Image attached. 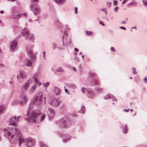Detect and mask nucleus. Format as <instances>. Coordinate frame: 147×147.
I'll use <instances>...</instances> for the list:
<instances>
[{
  "label": "nucleus",
  "mask_w": 147,
  "mask_h": 147,
  "mask_svg": "<svg viewBox=\"0 0 147 147\" xmlns=\"http://www.w3.org/2000/svg\"><path fill=\"white\" fill-rule=\"evenodd\" d=\"M19 133V130L16 128L14 129H9L7 130V134L8 135L9 138L12 139L15 138L16 140H19V145H20L21 143L24 142H26V145L29 147L32 146L34 144L33 139L29 138L24 140L20 136Z\"/></svg>",
  "instance_id": "nucleus-1"
},
{
  "label": "nucleus",
  "mask_w": 147,
  "mask_h": 147,
  "mask_svg": "<svg viewBox=\"0 0 147 147\" xmlns=\"http://www.w3.org/2000/svg\"><path fill=\"white\" fill-rule=\"evenodd\" d=\"M40 115V111L38 110H36L32 112L29 118L25 119L26 120L28 121L29 122H35L37 120Z\"/></svg>",
  "instance_id": "nucleus-2"
},
{
  "label": "nucleus",
  "mask_w": 147,
  "mask_h": 147,
  "mask_svg": "<svg viewBox=\"0 0 147 147\" xmlns=\"http://www.w3.org/2000/svg\"><path fill=\"white\" fill-rule=\"evenodd\" d=\"M59 124L62 128L68 127L70 125L71 122L69 119L65 118L61 120Z\"/></svg>",
  "instance_id": "nucleus-3"
},
{
  "label": "nucleus",
  "mask_w": 147,
  "mask_h": 147,
  "mask_svg": "<svg viewBox=\"0 0 147 147\" xmlns=\"http://www.w3.org/2000/svg\"><path fill=\"white\" fill-rule=\"evenodd\" d=\"M30 9L32 11L34 14L36 15H38L40 12V8L36 4H32L30 6Z\"/></svg>",
  "instance_id": "nucleus-4"
},
{
  "label": "nucleus",
  "mask_w": 147,
  "mask_h": 147,
  "mask_svg": "<svg viewBox=\"0 0 147 147\" xmlns=\"http://www.w3.org/2000/svg\"><path fill=\"white\" fill-rule=\"evenodd\" d=\"M42 92H40L37 94L35 98L34 103L36 105H39L41 104L42 102Z\"/></svg>",
  "instance_id": "nucleus-5"
},
{
  "label": "nucleus",
  "mask_w": 147,
  "mask_h": 147,
  "mask_svg": "<svg viewBox=\"0 0 147 147\" xmlns=\"http://www.w3.org/2000/svg\"><path fill=\"white\" fill-rule=\"evenodd\" d=\"M22 34L26 38H28L30 39H34V36L32 34L30 35L28 30L26 28H24L22 30Z\"/></svg>",
  "instance_id": "nucleus-6"
},
{
  "label": "nucleus",
  "mask_w": 147,
  "mask_h": 147,
  "mask_svg": "<svg viewBox=\"0 0 147 147\" xmlns=\"http://www.w3.org/2000/svg\"><path fill=\"white\" fill-rule=\"evenodd\" d=\"M20 117V116L18 117L17 118H16V117H11L9 120V124L16 127V123L18 122Z\"/></svg>",
  "instance_id": "nucleus-7"
},
{
  "label": "nucleus",
  "mask_w": 147,
  "mask_h": 147,
  "mask_svg": "<svg viewBox=\"0 0 147 147\" xmlns=\"http://www.w3.org/2000/svg\"><path fill=\"white\" fill-rule=\"evenodd\" d=\"M49 117L50 119L53 118L55 116V112L52 109H49L47 112Z\"/></svg>",
  "instance_id": "nucleus-8"
},
{
  "label": "nucleus",
  "mask_w": 147,
  "mask_h": 147,
  "mask_svg": "<svg viewBox=\"0 0 147 147\" xmlns=\"http://www.w3.org/2000/svg\"><path fill=\"white\" fill-rule=\"evenodd\" d=\"M60 104V102L59 100L54 99L51 101V105L54 107H57L59 106Z\"/></svg>",
  "instance_id": "nucleus-9"
},
{
  "label": "nucleus",
  "mask_w": 147,
  "mask_h": 147,
  "mask_svg": "<svg viewBox=\"0 0 147 147\" xmlns=\"http://www.w3.org/2000/svg\"><path fill=\"white\" fill-rule=\"evenodd\" d=\"M20 104H26L28 100V99L27 96L25 95H21L20 97Z\"/></svg>",
  "instance_id": "nucleus-10"
},
{
  "label": "nucleus",
  "mask_w": 147,
  "mask_h": 147,
  "mask_svg": "<svg viewBox=\"0 0 147 147\" xmlns=\"http://www.w3.org/2000/svg\"><path fill=\"white\" fill-rule=\"evenodd\" d=\"M32 81L31 79L28 80L26 82L25 84L22 88L23 90H27L28 88L29 85L32 82Z\"/></svg>",
  "instance_id": "nucleus-11"
},
{
  "label": "nucleus",
  "mask_w": 147,
  "mask_h": 147,
  "mask_svg": "<svg viewBox=\"0 0 147 147\" xmlns=\"http://www.w3.org/2000/svg\"><path fill=\"white\" fill-rule=\"evenodd\" d=\"M26 73L25 72L22 70L20 71L19 74V76L20 78H23L26 76Z\"/></svg>",
  "instance_id": "nucleus-12"
},
{
  "label": "nucleus",
  "mask_w": 147,
  "mask_h": 147,
  "mask_svg": "<svg viewBox=\"0 0 147 147\" xmlns=\"http://www.w3.org/2000/svg\"><path fill=\"white\" fill-rule=\"evenodd\" d=\"M17 44V42L16 40H13L11 42L10 46L11 47V49H13V48L16 47Z\"/></svg>",
  "instance_id": "nucleus-13"
},
{
  "label": "nucleus",
  "mask_w": 147,
  "mask_h": 147,
  "mask_svg": "<svg viewBox=\"0 0 147 147\" xmlns=\"http://www.w3.org/2000/svg\"><path fill=\"white\" fill-rule=\"evenodd\" d=\"M32 51L31 50H30L28 52V54L29 55L30 57L33 59H35L36 58V56L35 55L32 53Z\"/></svg>",
  "instance_id": "nucleus-14"
},
{
  "label": "nucleus",
  "mask_w": 147,
  "mask_h": 147,
  "mask_svg": "<svg viewBox=\"0 0 147 147\" xmlns=\"http://www.w3.org/2000/svg\"><path fill=\"white\" fill-rule=\"evenodd\" d=\"M87 91L90 97H93L94 96V93L92 90L90 89H88L87 90Z\"/></svg>",
  "instance_id": "nucleus-15"
},
{
  "label": "nucleus",
  "mask_w": 147,
  "mask_h": 147,
  "mask_svg": "<svg viewBox=\"0 0 147 147\" xmlns=\"http://www.w3.org/2000/svg\"><path fill=\"white\" fill-rule=\"evenodd\" d=\"M22 16V14H18L16 16H15L14 15H13L12 16V18L13 19H16V20H17L19 19Z\"/></svg>",
  "instance_id": "nucleus-16"
},
{
  "label": "nucleus",
  "mask_w": 147,
  "mask_h": 147,
  "mask_svg": "<svg viewBox=\"0 0 147 147\" xmlns=\"http://www.w3.org/2000/svg\"><path fill=\"white\" fill-rule=\"evenodd\" d=\"M54 92H55L56 94L57 95L59 94L60 93V90L58 88H55L54 89Z\"/></svg>",
  "instance_id": "nucleus-17"
},
{
  "label": "nucleus",
  "mask_w": 147,
  "mask_h": 147,
  "mask_svg": "<svg viewBox=\"0 0 147 147\" xmlns=\"http://www.w3.org/2000/svg\"><path fill=\"white\" fill-rule=\"evenodd\" d=\"M38 74L37 73H36L34 74L33 76V78L35 80V82L36 83H38V80L37 79V77L38 76Z\"/></svg>",
  "instance_id": "nucleus-18"
},
{
  "label": "nucleus",
  "mask_w": 147,
  "mask_h": 147,
  "mask_svg": "<svg viewBox=\"0 0 147 147\" xmlns=\"http://www.w3.org/2000/svg\"><path fill=\"white\" fill-rule=\"evenodd\" d=\"M32 60L28 59L27 61L26 65L27 66H30L32 65Z\"/></svg>",
  "instance_id": "nucleus-19"
},
{
  "label": "nucleus",
  "mask_w": 147,
  "mask_h": 147,
  "mask_svg": "<svg viewBox=\"0 0 147 147\" xmlns=\"http://www.w3.org/2000/svg\"><path fill=\"white\" fill-rule=\"evenodd\" d=\"M112 97V96L111 94H108L105 96L104 98L105 99H110L111 97Z\"/></svg>",
  "instance_id": "nucleus-20"
},
{
  "label": "nucleus",
  "mask_w": 147,
  "mask_h": 147,
  "mask_svg": "<svg viewBox=\"0 0 147 147\" xmlns=\"http://www.w3.org/2000/svg\"><path fill=\"white\" fill-rule=\"evenodd\" d=\"M40 145L41 147H48L47 146L46 144H45L42 142H40Z\"/></svg>",
  "instance_id": "nucleus-21"
},
{
  "label": "nucleus",
  "mask_w": 147,
  "mask_h": 147,
  "mask_svg": "<svg viewBox=\"0 0 147 147\" xmlns=\"http://www.w3.org/2000/svg\"><path fill=\"white\" fill-rule=\"evenodd\" d=\"M5 107L3 106H1L0 107V114L2 113L4 109H5Z\"/></svg>",
  "instance_id": "nucleus-22"
},
{
  "label": "nucleus",
  "mask_w": 147,
  "mask_h": 147,
  "mask_svg": "<svg viewBox=\"0 0 147 147\" xmlns=\"http://www.w3.org/2000/svg\"><path fill=\"white\" fill-rule=\"evenodd\" d=\"M56 3H58L62 4L64 2L65 0H54Z\"/></svg>",
  "instance_id": "nucleus-23"
},
{
  "label": "nucleus",
  "mask_w": 147,
  "mask_h": 147,
  "mask_svg": "<svg viewBox=\"0 0 147 147\" xmlns=\"http://www.w3.org/2000/svg\"><path fill=\"white\" fill-rule=\"evenodd\" d=\"M63 71V70L61 67H59L56 70V71L57 72Z\"/></svg>",
  "instance_id": "nucleus-24"
},
{
  "label": "nucleus",
  "mask_w": 147,
  "mask_h": 147,
  "mask_svg": "<svg viewBox=\"0 0 147 147\" xmlns=\"http://www.w3.org/2000/svg\"><path fill=\"white\" fill-rule=\"evenodd\" d=\"M45 114H44L41 117H40V121H42L45 118Z\"/></svg>",
  "instance_id": "nucleus-25"
},
{
  "label": "nucleus",
  "mask_w": 147,
  "mask_h": 147,
  "mask_svg": "<svg viewBox=\"0 0 147 147\" xmlns=\"http://www.w3.org/2000/svg\"><path fill=\"white\" fill-rule=\"evenodd\" d=\"M86 34L88 36L91 35L92 34V32L89 31H87L86 32Z\"/></svg>",
  "instance_id": "nucleus-26"
},
{
  "label": "nucleus",
  "mask_w": 147,
  "mask_h": 147,
  "mask_svg": "<svg viewBox=\"0 0 147 147\" xmlns=\"http://www.w3.org/2000/svg\"><path fill=\"white\" fill-rule=\"evenodd\" d=\"M143 3L144 5L147 6V0H143Z\"/></svg>",
  "instance_id": "nucleus-27"
},
{
  "label": "nucleus",
  "mask_w": 147,
  "mask_h": 147,
  "mask_svg": "<svg viewBox=\"0 0 147 147\" xmlns=\"http://www.w3.org/2000/svg\"><path fill=\"white\" fill-rule=\"evenodd\" d=\"M133 73L134 74H136V69L135 68L133 67L132 68Z\"/></svg>",
  "instance_id": "nucleus-28"
},
{
  "label": "nucleus",
  "mask_w": 147,
  "mask_h": 147,
  "mask_svg": "<svg viewBox=\"0 0 147 147\" xmlns=\"http://www.w3.org/2000/svg\"><path fill=\"white\" fill-rule=\"evenodd\" d=\"M85 109L84 107V106H82L81 107V112L84 113V110Z\"/></svg>",
  "instance_id": "nucleus-29"
},
{
  "label": "nucleus",
  "mask_w": 147,
  "mask_h": 147,
  "mask_svg": "<svg viewBox=\"0 0 147 147\" xmlns=\"http://www.w3.org/2000/svg\"><path fill=\"white\" fill-rule=\"evenodd\" d=\"M127 126H125L124 127L123 129V131L125 133H126L127 130Z\"/></svg>",
  "instance_id": "nucleus-30"
},
{
  "label": "nucleus",
  "mask_w": 147,
  "mask_h": 147,
  "mask_svg": "<svg viewBox=\"0 0 147 147\" xmlns=\"http://www.w3.org/2000/svg\"><path fill=\"white\" fill-rule=\"evenodd\" d=\"M49 85V82H47L45 84H44V86L45 87H47Z\"/></svg>",
  "instance_id": "nucleus-31"
},
{
  "label": "nucleus",
  "mask_w": 147,
  "mask_h": 147,
  "mask_svg": "<svg viewBox=\"0 0 147 147\" xmlns=\"http://www.w3.org/2000/svg\"><path fill=\"white\" fill-rule=\"evenodd\" d=\"M107 6L108 7H110L111 5V3L110 2H107Z\"/></svg>",
  "instance_id": "nucleus-32"
},
{
  "label": "nucleus",
  "mask_w": 147,
  "mask_h": 147,
  "mask_svg": "<svg viewBox=\"0 0 147 147\" xmlns=\"http://www.w3.org/2000/svg\"><path fill=\"white\" fill-rule=\"evenodd\" d=\"M90 76H92L95 75V74L94 73L92 72H90Z\"/></svg>",
  "instance_id": "nucleus-33"
},
{
  "label": "nucleus",
  "mask_w": 147,
  "mask_h": 147,
  "mask_svg": "<svg viewBox=\"0 0 147 147\" xmlns=\"http://www.w3.org/2000/svg\"><path fill=\"white\" fill-rule=\"evenodd\" d=\"M86 90L85 88H82V91L83 93H84Z\"/></svg>",
  "instance_id": "nucleus-34"
},
{
  "label": "nucleus",
  "mask_w": 147,
  "mask_h": 147,
  "mask_svg": "<svg viewBox=\"0 0 147 147\" xmlns=\"http://www.w3.org/2000/svg\"><path fill=\"white\" fill-rule=\"evenodd\" d=\"M117 1H114L113 3H114V5L115 6L117 5Z\"/></svg>",
  "instance_id": "nucleus-35"
},
{
  "label": "nucleus",
  "mask_w": 147,
  "mask_h": 147,
  "mask_svg": "<svg viewBox=\"0 0 147 147\" xmlns=\"http://www.w3.org/2000/svg\"><path fill=\"white\" fill-rule=\"evenodd\" d=\"M144 82L146 83H147V77H145L143 79Z\"/></svg>",
  "instance_id": "nucleus-36"
},
{
  "label": "nucleus",
  "mask_w": 147,
  "mask_h": 147,
  "mask_svg": "<svg viewBox=\"0 0 147 147\" xmlns=\"http://www.w3.org/2000/svg\"><path fill=\"white\" fill-rule=\"evenodd\" d=\"M77 9L78 8L77 7H76L75 8V12L76 14L77 13Z\"/></svg>",
  "instance_id": "nucleus-37"
},
{
  "label": "nucleus",
  "mask_w": 147,
  "mask_h": 147,
  "mask_svg": "<svg viewBox=\"0 0 147 147\" xmlns=\"http://www.w3.org/2000/svg\"><path fill=\"white\" fill-rule=\"evenodd\" d=\"M36 88V86L34 85L32 87V89L34 90Z\"/></svg>",
  "instance_id": "nucleus-38"
},
{
  "label": "nucleus",
  "mask_w": 147,
  "mask_h": 147,
  "mask_svg": "<svg viewBox=\"0 0 147 147\" xmlns=\"http://www.w3.org/2000/svg\"><path fill=\"white\" fill-rule=\"evenodd\" d=\"M111 51H115V49L113 47H111Z\"/></svg>",
  "instance_id": "nucleus-39"
},
{
  "label": "nucleus",
  "mask_w": 147,
  "mask_h": 147,
  "mask_svg": "<svg viewBox=\"0 0 147 147\" xmlns=\"http://www.w3.org/2000/svg\"><path fill=\"white\" fill-rule=\"evenodd\" d=\"M119 28L121 29H123V30H126V28H125L123 27V26H120L119 27Z\"/></svg>",
  "instance_id": "nucleus-40"
},
{
  "label": "nucleus",
  "mask_w": 147,
  "mask_h": 147,
  "mask_svg": "<svg viewBox=\"0 0 147 147\" xmlns=\"http://www.w3.org/2000/svg\"><path fill=\"white\" fill-rule=\"evenodd\" d=\"M118 8V7H116L114 9V11H117V9Z\"/></svg>",
  "instance_id": "nucleus-41"
},
{
  "label": "nucleus",
  "mask_w": 147,
  "mask_h": 147,
  "mask_svg": "<svg viewBox=\"0 0 147 147\" xmlns=\"http://www.w3.org/2000/svg\"><path fill=\"white\" fill-rule=\"evenodd\" d=\"M102 89H99L98 90H97V91H98V92H101V91H102Z\"/></svg>",
  "instance_id": "nucleus-42"
},
{
  "label": "nucleus",
  "mask_w": 147,
  "mask_h": 147,
  "mask_svg": "<svg viewBox=\"0 0 147 147\" xmlns=\"http://www.w3.org/2000/svg\"><path fill=\"white\" fill-rule=\"evenodd\" d=\"M124 111L125 112H128L129 111V109H124Z\"/></svg>",
  "instance_id": "nucleus-43"
},
{
  "label": "nucleus",
  "mask_w": 147,
  "mask_h": 147,
  "mask_svg": "<svg viewBox=\"0 0 147 147\" xmlns=\"http://www.w3.org/2000/svg\"><path fill=\"white\" fill-rule=\"evenodd\" d=\"M75 51H79L78 49L77 48H75Z\"/></svg>",
  "instance_id": "nucleus-44"
},
{
  "label": "nucleus",
  "mask_w": 147,
  "mask_h": 147,
  "mask_svg": "<svg viewBox=\"0 0 147 147\" xmlns=\"http://www.w3.org/2000/svg\"><path fill=\"white\" fill-rule=\"evenodd\" d=\"M99 23L100 24H102V25L103 26H104V24L102 23V22H101V21H100L99 22Z\"/></svg>",
  "instance_id": "nucleus-45"
},
{
  "label": "nucleus",
  "mask_w": 147,
  "mask_h": 147,
  "mask_svg": "<svg viewBox=\"0 0 147 147\" xmlns=\"http://www.w3.org/2000/svg\"><path fill=\"white\" fill-rule=\"evenodd\" d=\"M22 14V15H24L25 16H27V15L26 13H24V14Z\"/></svg>",
  "instance_id": "nucleus-46"
},
{
  "label": "nucleus",
  "mask_w": 147,
  "mask_h": 147,
  "mask_svg": "<svg viewBox=\"0 0 147 147\" xmlns=\"http://www.w3.org/2000/svg\"><path fill=\"white\" fill-rule=\"evenodd\" d=\"M126 2V1H125V0H124L122 2V4H123L125 3Z\"/></svg>",
  "instance_id": "nucleus-47"
},
{
  "label": "nucleus",
  "mask_w": 147,
  "mask_h": 147,
  "mask_svg": "<svg viewBox=\"0 0 147 147\" xmlns=\"http://www.w3.org/2000/svg\"><path fill=\"white\" fill-rule=\"evenodd\" d=\"M73 70H74V71H76V69L75 67H73Z\"/></svg>",
  "instance_id": "nucleus-48"
},
{
  "label": "nucleus",
  "mask_w": 147,
  "mask_h": 147,
  "mask_svg": "<svg viewBox=\"0 0 147 147\" xmlns=\"http://www.w3.org/2000/svg\"><path fill=\"white\" fill-rule=\"evenodd\" d=\"M98 83V82L97 81H96V84H95V85H97Z\"/></svg>",
  "instance_id": "nucleus-49"
},
{
  "label": "nucleus",
  "mask_w": 147,
  "mask_h": 147,
  "mask_svg": "<svg viewBox=\"0 0 147 147\" xmlns=\"http://www.w3.org/2000/svg\"><path fill=\"white\" fill-rule=\"evenodd\" d=\"M43 54H44L43 57H45V52H43Z\"/></svg>",
  "instance_id": "nucleus-50"
},
{
  "label": "nucleus",
  "mask_w": 147,
  "mask_h": 147,
  "mask_svg": "<svg viewBox=\"0 0 147 147\" xmlns=\"http://www.w3.org/2000/svg\"><path fill=\"white\" fill-rule=\"evenodd\" d=\"M65 91L66 93H67L68 92L67 90L66 89H65Z\"/></svg>",
  "instance_id": "nucleus-51"
},
{
  "label": "nucleus",
  "mask_w": 147,
  "mask_h": 147,
  "mask_svg": "<svg viewBox=\"0 0 147 147\" xmlns=\"http://www.w3.org/2000/svg\"><path fill=\"white\" fill-rule=\"evenodd\" d=\"M30 111H29V110L28 109V113L27 114V115H28V113H29V112Z\"/></svg>",
  "instance_id": "nucleus-52"
},
{
  "label": "nucleus",
  "mask_w": 147,
  "mask_h": 147,
  "mask_svg": "<svg viewBox=\"0 0 147 147\" xmlns=\"http://www.w3.org/2000/svg\"><path fill=\"white\" fill-rule=\"evenodd\" d=\"M9 1H11L12 2H14L15 1H16V0H8Z\"/></svg>",
  "instance_id": "nucleus-53"
},
{
  "label": "nucleus",
  "mask_w": 147,
  "mask_h": 147,
  "mask_svg": "<svg viewBox=\"0 0 147 147\" xmlns=\"http://www.w3.org/2000/svg\"><path fill=\"white\" fill-rule=\"evenodd\" d=\"M121 23H122V24H125V22H124V21H123V22H121Z\"/></svg>",
  "instance_id": "nucleus-54"
},
{
  "label": "nucleus",
  "mask_w": 147,
  "mask_h": 147,
  "mask_svg": "<svg viewBox=\"0 0 147 147\" xmlns=\"http://www.w3.org/2000/svg\"><path fill=\"white\" fill-rule=\"evenodd\" d=\"M0 13L1 14H3V11H0Z\"/></svg>",
  "instance_id": "nucleus-55"
},
{
  "label": "nucleus",
  "mask_w": 147,
  "mask_h": 147,
  "mask_svg": "<svg viewBox=\"0 0 147 147\" xmlns=\"http://www.w3.org/2000/svg\"><path fill=\"white\" fill-rule=\"evenodd\" d=\"M35 2H38V0H33Z\"/></svg>",
  "instance_id": "nucleus-56"
},
{
  "label": "nucleus",
  "mask_w": 147,
  "mask_h": 147,
  "mask_svg": "<svg viewBox=\"0 0 147 147\" xmlns=\"http://www.w3.org/2000/svg\"><path fill=\"white\" fill-rule=\"evenodd\" d=\"M18 77H19V75H17V79H18Z\"/></svg>",
  "instance_id": "nucleus-57"
},
{
  "label": "nucleus",
  "mask_w": 147,
  "mask_h": 147,
  "mask_svg": "<svg viewBox=\"0 0 147 147\" xmlns=\"http://www.w3.org/2000/svg\"><path fill=\"white\" fill-rule=\"evenodd\" d=\"M132 4V3H129V5H131Z\"/></svg>",
  "instance_id": "nucleus-58"
},
{
  "label": "nucleus",
  "mask_w": 147,
  "mask_h": 147,
  "mask_svg": "<svg viewBox=\"0 0 147 147\" xmlns=\"http://www.w3.org/2000/svg\"><path fill=\"white\" fill-rule=\"evenodd\" d=\"M104 10V9H101V10L103 11V10Z\"/></svg>",
  "instance_id": "nucleus-59"
},
{
  "label": "nucleus",
  "mask_w": 147,
  "mask_h": 147,
  "mask_svg": "<svg viewBox=\"0 0 147 147\" xmlns=\"http://www.w3.org/2000/svg\"><path fill=\"white\" fill-rule=\"evenodd\" d=\"M1 20H0V23H1Z\"/></svg>",
  "instance_id": "nucleus-60"
},
{
  "label": "nucleus",
  "mask_w": 147,
  "mask_h": 147,
  "mask_svg": "<svg viewBox=\"0 0 147 147\" xmlns=\"http://www.w3.org/2000/svg\"><path fill=\"white\" fill-rule=\"evenodd\" d=\"M30 22H31V20H30Z\"/></svg>",
  "instance_id": "nucleus-61"
},
{
  "label": "nucleus",
  "mask_w": 147,
  "mask_h": 147,
  "mask_svg": "<svg viewBox=\"0 0 147 147\" xmlns=\"http://www.w3.org/2000/svg\"><path fill=\"white\" fill-rule=\"evenodd\" d=\"M135 28V27H134L133 28Z\"/></svg>",
  "instance_id": "nucleus-62"
},
{
  "label": "nucleus",
  "mask_w": 147,
  "mask_h": 147,
  "mask_svg": "<svg viewBox=\"0 0 147 147\" xmlns=\"http://www.w3.org/2000/svg\"><path fill=\"white\" fill-rule=\"evenodd\" d=\"M120 0V1H122V0Z\"/></svg>",
  "instance_id": "nucleus-63"
},
{
  "label": "nucleus",
  "mask_w": 147,
  "mask_h": 147,
  "mask_svg": "<svg viewBox=\"0 0 147 147\" xmlns=\"http://www.w3.org/2000/svg\"><path fill=\"white\" fill-rule=\"evenodd\" d=\"M91 1H92V0H90Z\"/></svg>",
  "instance_id": "nucleus-64"
}]
</instances>
